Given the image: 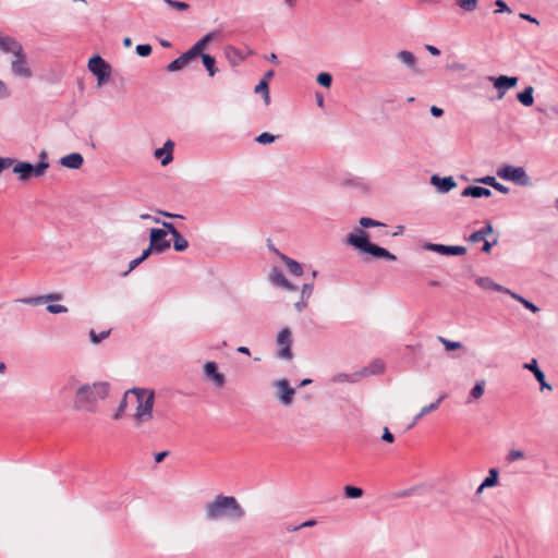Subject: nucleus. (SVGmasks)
I'll use <instances>...</instances> for the list:
<instances>
[{
  "label": "nucleus",
  "instance_id": "62",
  "mask_svg": "<svg viewBox=\"0 0 558 558\" xmlns=\"http://www.w3.org/2000/svg\"><path fill=\"white\" fill-rule=\"evenodd\" d=\"M430 113H432L434 117L438 118V117H441V116H442L444 110H442L441 108H439V107L432 106V107H430Z\"/></svg>",
  "mask_w": 558,
  "mask_h": 558
},
{
  "label": "nucleus",
  "instance_id": "37",
  "mask_svg": "<svg viewBox=\"0 0 558 558\" xmlns=\"http://www.w3.org/2000/svg\"><path fill=\"white\" fill-rule=\"evenodd\" d=\"M109 335H110V329L101 331L99 333L96 332L94 329L89 330V338H90L92 343H94V344L100 343L102 340L107 339Z\"/></svg>",
  "mask_w": 558,
  "mask_h": 558
},
{
  "label": "nucleus",
  "instance_id": "59",
  "mask_svg": "<svg viewBox=\"0 0 558 558\" xmlns=\"http://www.w3.org/2000/svg\"><path fill=\"white\" fill-rule=\"evenodd\" d=\"M226 54H227V57H228L229 59H231V58H235V57L241 58V57L239 56V51H238L235 48H233V47H227V49H226Z\"/></svg>",
  "mask_w": 558,
  "mask_h": 558
},
{
  "label": "nucleus",
  "instance_id": "14",
  "mask_svg": "<svg viewBox=\"0 0 558 558\" xmlns=\"http://www.w3.org/2000/svg\"><path fill=\"white\" fill-rule=\"evenodd\" d=\"M425 248L441 255H464L466 253V247L461 245H444L428 243L425 245Z\"/></svg>",
  "mask_w": 558,
  "mask_h": 558
},
{
  "label": "nucleus",
  "instance_id": "15",
  "mask_svg": "<svg viewBox=\"0 0 558 558\" xmlns=\"http://www.w3.org/2000/svg\"><path fill=\"white\" fill-rule=\"evenodd\" d=\"M430 183L437 189L439 193H448L457 186V182L452 177L440 178L437 174L430 177Z\"/></svg>",
  "mask_w": 558,
  "mask_h": 558
},
{
  "label": "nucleus",
  "instance_id": "58",
  "mask_svg": "<svg viewBox=\"0 0 558 558\" xmlns=\"http://www.w3.org/2000/svg\"><path fill=\"white\" fill-rule=\"evenodd\" d=\"M298 312H303L307 307V300L302 299L294 304Z\"/></svg>",
  "mask_w": 558,
  "mask_h": 558
},
{
  "label": "nucleus",
  "instance_id": "30",
  "mask_svg": "<svg viewBox=\"0 0 558 558\" xmlns=\"http://www.w3.org/2000/svg\"><path fill=\"white\" fill-rule=\"evenodd\" d=\"M385 369V363L381 360H375L367 367H365L362 372V375H377L381 374Z\"/></svg>",
  "mask_w": 558,
  "mask_h": 558
},
{
  "label": "nucleus",
  "instance_id": "24",
  "mask_svg": "<svg viewBox=\"0 0 558 558\" xmlns=\"http://www.w3.org/2000/svg\"><path fill=\"white\" fill-rule=\"evenodd\" d=\"M61 299H62V295L60 293H50V294L40 295V296H36V298L23 299V300H21V302H23L24 304H28V305H38V304H43V303L50 302V301H59Z\"/></svg>",
  "mask_w": 558,
  "mask_h": 558
},
{
  "label": "nucleus",
  "instance_id": "12",
  "mask_svg": "<svg viewBox=\"0 0 558 558\" xmlns=\"http://www.w3.org/2000/svg\"><path fill=\"white\" fill-rule=\"evenodd\" d=\"M204 376L207 380H210L216 388H222L226 384V376L218 371L216 362H206L203 366Z\"/></svg>",
  "mask_w": 558,
  "mask_h": 558
},
{
  "label": "nucleus",
  "instance_id": "28",
  "mask_svg": "<svg viewBox=\"0 0 558 558\" xmlns=\"http://www.w3.org/2000/svg\"><path fill=\"white\" fill-rule=\"evenodd\" d=\"M533 92H534L533 87L527 86L524 88L523 92H521L517 95V98L523 106L530 107L534 102Z\"/></svg>",
  "mask_w": 558,
  "mask_h": 558
},
{
  "label": "nucleus",
  "instance_id": "29",
  "mask_svg": "<svg viewBox=\"0 0 558 558\" xmlns=\"http://www.w3.org/2000/svg\"><path fill=\"white\" fill-rule=\"evenodd\" d=\"M199 57L202 58L203 64L207 70L208 75L214 76L218 72L215 58L208 53L199 54Z\"/></svg>",
  "mask_w": 558,
  "mask_h": 558
},
{
  "label": "nucleus",
  "instance_id": "61",
  "mask_svg": "<svg viewBox=\"0 0 558 558\" xmlns=\"http://www.w3.org/2000/svg\"><path fill=\"white\" fill-rule=\"evenodd\" d=\"M169 454L168 451H161V452H157L155 456H154V459L157 463H160L163 461V459Z\"/></svg>",
  "mask_w": 558,
  "mask_h": 558
},
{
  "label": "nucleus",
  "instance_id": "4",
  "mask_svg": "<svg viewBox=\"0 0 558 558\" xmlns=\"http://www.w3.org/2000/svg\"><path fill=\"white\" fill-rule=\"evenodd\" d=\"M109 390L110 385L107 381L81 385L75 391L73 409L78 412L96 413L99 402L108 397Z\"/></svg>",
  "mask_w": 558,
  "mask_h": 558
},
{
  "label": "nucleus",
  "instance_id": "21",
  "mask_svg": "<svg viewBox=\"0 0 558 558\" xmlns=\"http://www.w3.org/2000/svg\"><path fill=\"white\" fill-rule=\"evenodd\" d=\"M84 162L83 156L78 153H71L60 159V165L69 169H80Z\"/></svg>",
  "mask_w": 558,
  "mask_h": 558
},
{
  "label": "nucleus",
  "instance_id": "1",
  "mask_svg": "<svg viewBox=\"0 0 558 558\" xmlns=\"http://www.w3.org/2000/svg\"><path fill=\"white\" fill-rule=\"evenodd\" d=\"M136 397V408L132 416L134 429L142 436L151 437L159 432L155 420V391L146 388H132L129 390Z\"/></svg>",
  "mask_w": 558,
  "mask_h": 558
},
{
  "label": "nucleus",
  "instance_id": "17",
  "mask_svg": "<svg viewBox=\"0 0 558 558\" xmlns=\"http://www.w3.org/2000/svg\"><path fill=\"white\" fill-rule=\"evenodd\" d=\"M173 147L174 143L171 140H168L161 148H157L155 150V158L160 159L162 166L169 165L173 160Z\"/></svg>",
  "mask_w": 558,
  "mask_h": 558
},
{
  "label": "nucleus",
  "instance_id": "33",
  "mask_svg": "<svg viewBox=\"0 0 558 558\" xmlns=\"http://www.w3.org/2000/svg\"><path fill=\"white\" fill-rule=\"evenodd\" d=\"M153 253H154V252H153L149 247L145 248V250L142 252V254H141V256H140V257H137V258H135V259H133V260H131V262H130V264H129V269H128V271L125 272V275H126V274H129L130 271L134 270V269H135L140 264H142V263H143L146 258H148V257L150 256V254H153Z\"/></svg>",
  "mask_w": 558,
  "mask_h": 558
},
{
  "label": "nucleus",
  "instance_id": "26",
  "mask_svg": "<svg viewBox=\"0 0 558 558\" xmlns=\"http://www.w3.org/2000/svg\"><path fill=\"white\" fill-rule=\"evenodd\" d=\"M477 182L489 185L502 194L509 193V187L497 182V180L494 177L486 175V177L478 179Z\"/></svg>",
  "mask_w": 558,
  "mask_h": 558
},
{
  "label": "nucleus",
  "instance_id": "43",
  "mask_svg": "<svg viewBox=\"0 0 558 558\" xmlns=\"http://www.w3.org/2000/svg\"><path fill=\"white\" fill-rule=\"evenodd\" d=\"M166 2L170 8L177 10V11H186L190 5L186 2L182 1H174V0H162Z\"/></svg>",
  "mask_w": 558,
  "mask_h": 558
},
{
  "label": "nucleus",
  "instance_id": "7",
  "mask_svg": "<svg viewBox=\"0 0 558 558\" xmlns=\"http://www.w3.org/2000/svg\"><path fill=\"white\" fill-rule=\"evenodd\" d=\"M88 70L96 76L99 86L107 83L111 75V65L100 56H94L88 60Z\"/></svg>",
  "mask_w": 558,
  "mask_h": 558
},
{
  "label": "nucleus",
  "instance_id": "48",
  "mask_svg": "<svg viewBox=\"0 0 558 558\" xmlns=\"http://www.w3.org/2000/svg\"><path fill=\"white\" fill-rule=\"evenodd\" d=\"M136 53L140 57H148L151 53V46L148 45V44L137 45L136 46Z\"/></svg>",
  "mask_w": 558,
  "mask_h": 558
},
{
  "label": "nucleus",
  "instance_id": "55",
  "mask_svg": "<svg viewBox=\"0 0 558 558\" xmlns=\"http://www.w3.org/2000/svg\"><path fill=\"white\" fill-rule=\"evenodd\" d=\"M11 92L8 88L7 84L0 80V99H4L10 97Z\"/></svg>",
  "mask_w": 558,
  "mask_h": 558
},
{
  "label": "nucleus",
  "instance_id": "11",
  "mask_svg": "<svg viewBox=\"0 0 558 558\" xmlns=\"http://www.w3.org/2000/svg\"><path fill=\"white\" fill-rule=\"evenodd\" d=\"M274 386L278 390V401L284 407L291 405L295 390L290 386L288 379H279L274 384Z\"/></svg>",
  "mask_w": 558,
  "mask_h": 558
},
{
  "label": "nucleus",
  "instance_id": "9",
  "mask_svg": "<svg viewBox=\"0 0 558 558\" xmlns=\"http://www.w3.org/2000/svg\"><path fill=\"white\" fill-rule=\"evenodd\" d=\"M167 231L163 229H151L149 232V248L155 254H161L170 248V241L166 239Z\"/></svg>",
  "mask_w": 558,
  "mask_h": 558
},
{
  "label": "nucleus",
  "instance_id": "39",
  "mask_svg": "<svg viewBox=\"0 0 558 558\" xmlns=\"http://www.w3.org/2000/svg\"><path fill=\"white\" fill-rule=\"evenodd\" d=\"M344 494H345V496H347L348 498H353V499H355V498H360V497H362V495H363V489H362V488H360V487H355V486H350V485H348V486H345V487H344Z\"/></svg>",
  "mask_w": 558,
  "mask_h": 558
},
{
  "label": "nucleus",
  "instance_id": "36",
  "mask_svg": "<svg viewBox=\"0 0 558 558\" xmlns=\"http://www.w3.org/2000/svg\"><path fill=\"white\" fill-rule=\"evenodd\" d=\"M498 470L493 468L488 472V476L482 482V487H493L498 482Z\"/></svg>",
  "mask_w": 558,
  "mask_h": 558
},
{
  "label": "nucleus",
  "instance_id": "27",
  "mask_svg": "<svg viewBox=\"0 0 558 558\" xmlns=\"http://www.w3.org/2000/svg\"><path fill=\"white\" fill-rule=\"evenodd\" d=\"M281 259L284 262L286 266L288 267L289 271L294 276H301L303 274V268L300 263L296 260L288 257L284 254L280 255Z\"/></svg>",
  "mask_w": 558,
  "mask_h": 558
},
{
  "label": "nucleus",
  "instance_id": "13",
  "mask_svg": "<svg viewBox=\"0 0 558 558\" xmlns=\"http://www.w3.org/2000/svg\"><path fill=\"white\" fill-rule=\"evenodd\" d=\"M488 80L493 82L494 87L498 90V99H501L506 92L518 84L517 76L500 75L498 77L489 76Z\"/></svg>",
  "mask_w": 558,
  "mask_h": 558
},
{
  "label": "nucleus",
  "instance_id": "6",
  "mask_svg": "<svg viewBox=\"0 0 558 558\" xmlns=\"http://www.w3.org/2000/svg\"><path fill=\"white\" fill-rule=\"evenodd\" d=\"M496 174L501 180L510 181L520 186H527L531 184V179L523 167L504 163L497 169Z\"/></svg>",
  "mask_w": 558,
  "mask_h": 558
},
{
  "label": "nucleus",
  "instance_id": "50",
  "mask_svg": "<svg viewBox=\"0 0 558 558\" xmlns=\"http://www.w3.org/2000/svg\"><path fill=\"white\" fill-rule=\"evenodd\" d=\"M14 165L15 159L10 157H0V173L12 166L14 167Z\"/></svg>",
  "mask_w": 558,
  "mask_h": 558
},
{
  "label": "nucleus",
  "instance_id": "32",
  "mask_svg": "<svg viewBox=\"0 0 558 558\" xmlns=\"http://www.w3.org/2000/svg\"><path fill=\"white\" fill-rule=\"evenodd\" d=\"M509 295L512 299H514L515 301L520 302L525 308H527L532 313H538L539 312V308L535 304H533L532 302H530L529 300H526L522 295H520V294H518L515 292H512V291H510Z\"/></svg>",
  "mask_w": 558,
  "mask_h": 558
},
{
  "label": "nucleus",
  "instance_id": "42",
  "mask_svg": "<svg viewBox=\"0 0 558 558\" xmlns=\"http://www.w3.org/2000/svg\"><path fill=\"white\" fill-rule=\"evenodd\" d=\"M439 341L442 343V345L445 347V349L447 351L457 350V349H460L462 347L461 342L451 341V340H448V339H446L444 337H439Z\"/></svg>",
  "mask_w": 558,
  "mask_h": 558
},
{
  "label": "nucleus",
  "instance_id": "31",
  "mask_svg": "<svg viewBox=\"0 0 558 558\" xmlns=\"http://www.w3.org/2000/svg\"><path fill=\"white\" fill-rule=\"evenodd\" d=\"M484 391H485V380L482 379V380L476 381L475 386L470 391V396H469V399L466 402L471 403L472 401L482 398V396L484 395Z\"/></svg>",
  "mask_w": 558,
  "mask_h": 558
},
{
  "label": "nucleus",
  "instance_id": "3",
  "mask_svg": "<svg viewBox=\"0 0 558 558\" xmlns=\"http://www.w3.org/2000/svg\"><path fill=\"white\" fill-rule=\"evenodd\" d=\"M204 515L208 522L239 521L245 511L235 497L217 495L204 506Z\"/></svg>",
  "mask_w": 558,
  "mask_h": 558
},
{
  "label": "nucleus",
  "instance_id": "35",
  "mask_svg": "<svg viewBox=\"0 0 558 558\" xmlns=\"http://www.w3.org/2000/svg\"><path fill=\"white\" fill-rule=\"evenodd\" d=\"M456 3L465 12H474L478 7V0H456Z\"/></svg>",
  "mask_w": 558,
  "mask_h": 558
},
{
  "label": "nucleus",
  "instance_id": "56",
  "mask_svg": "<svg viewBox=\"0 0 558 558\" xmlns=\"http://www.w3.org/2000/svg\"><path fill=\"white\" fill-rule=\"evenodd\" d=\"M469 240L473 243H477L485 241V238L483 236V233L477 230L470 235Z\"/></svg>",
  "mask_w": 558,
  "mask_h": 558
},
{
  "label": "nucleus",
  "instance_id": "22",
  "mask_svg": "<svg viewBox=\"0 0 558 558\" xmlns=\"http://www.w3.org/2000/svg\"><path fill=\"white\" fill-rule=\"evenodd\" d=\"M461 195L463 197L470 196L474 198L489 197L492 195V191L489 189L477 185H469L462 191Z\"/></svg>",
  "mask_w": 558,
  "mask_h": 558
},
{
  "label": "nucleus",
  "instance_id": "46",
  "mask_svg": "<svg viewBox=\"0 0 558 558\" xmlns=\"http://www.w3.org/2000/svg\"><path fill=\"white\" fill-rule=\"evenodd\" d=\"M276 138H277V136H275L270 133L264 132L256 137V142L265 145V144H270V143L275 142Z\"/></svg>",
  "mask_w": 558,
  "mask_h": 558
},
{
  "label": "nucleus",
  "instance_id": "54",
  "mask_svg": "<svg viewBox=\"0 0 558 558\" xmlns=\"http://www.w3.org/2000/svg\"><path fill=\"white\" fill-rule=\"evenodd\" d=\"M495 5L497 7L495 13H504V12L510 13L511 12V9L502 0H497L495 2Z\"/></svg>",
  "mask_w": 558,
  "mask_h": 558
},
{
  "label": "nucleus",
  "instance_id": "10",
  "mask_svg": "<svg viewBox=\"0 0 558 558\" xmlns=\"http://www.w3.org/2000/svg\"><path fill=\"white\" fill-rule=\"evenodd\" d=\"M14 57V60L11 62V71L13 75L22 78H31L33 76V71L27 64L26 54L24 51L22 50Z\"/></svg>",
  "mask_w": 558,
  "mask_h": 558
},
{
  "label": "nucleus",
  "instance_id": "44",
  "mask_svg": "<svg viewBox=\"0 0 558 558\" xmlns=\"http://www.w3.org/2000/svg\"><path fill=\"white\" fill-rule=\"evenodd\" d=\"M187 246H189V242L183 235L180 238L177 236V239L173 241V248L177 252H183L187 248Z\"/></svg>",
  "mask_w": 558,
  "mask_h": 558
},
{
  "label": "nucleus",
  "instance_id": "25",
  "mask_svg": "<svg viewBox=\"0 0 558 558\" xmlns=\"http://www.w3.org/2000/svg\"><path fill=\"white\" fill-rule=\"evenodd\" d=\"M397 59L411 70L416 68V57L409 50H401L397 53Z\"/></svg>",
  "mask_w": 558,
  "mask_h": 558
},
{
  "label": "nucleus",
  "instance_id": "51",
  "mask_svg": "<svg viewBox=\"0 0 558 558\" xmlns=\"http://www.w3.org/2000/svg\"><path fill=\"white\" fill-rule=\"evenodd\" d=\"M47 311L51 314H61V313H66L68 307H65L64 305H60V304H49L47 306Z\"/></svg>",
  "mask_w": 558,
  "mask_h": 558
},
{
  "label": "nucleus",
  "instance_id": "34",
  "mask_svg": "<svg viewBox=\"0 0 558 558\" xmlns=\"http://www.w3.org/2000/svg\"><path fill=\"white\" fill-rule=\"evenodd\" d=\"M255 93L262 94L264 101L266 105L270 104V96H269V89H268V83L266 80H262L256 86H255Z\"/></svg>",
  "mask_w": 558,
  "mask_h": 558
},
{
  "label": "nucleus",
  "instance_id": "63",
  "mask_svg": "<svg viewBox=\"0 0 558 558\" xmlns=\"http://www.w3.org/2000/svg\"><path fill=\"white\" fill-rule=\"evenodd\" d=\"M426 50L433 54V56H439L440 54V50L435 47V46H432V45H426Z\"/></svg>",
  "mask_w": 558,
  "mask_h": 558
},
{
  "label": "nucleus",
  "instance_id": "41",
  "mask_svg": "<svg viewBox=\"0 0 558 558\" xmlns=\"http://www.w3.org/2000/svg\"><path fill=\"white\" fill-rule=\"evenodd\" d=\"M317 83L324 87H330L331 85V82H332V77L329 73L327 72H322L317 75V78H316Z\"/></svg>",
  "mask_w": 558,
  "mask_h": 558
},
{
  "label": "nucleus",
  "instance_id": "5",
  "mask_svg": "<svg viewBox=\"0 0 558 558\" xmlns=\"http://www.w3.org/2000/svg\"><path fill=\"white\" fill-rule=\"evenodd\" d=\"M49 168V162L47 161V153L41 151L39 154V162L36 165L26 162V161H16L13 167V172L19 175V181L26 182L31 178H39L43 177L47 169Z\"/></svg>",
  "mask_w": 558,
  "mask_h": 558
},
{
  "label": "nucleus",
  "instance_id": "52",
  "mask_svg": "<svg viewBox=\"0 0 558 558\" xmlns=\"http://www.w3.org/2000/svg\"><path fill=\"white\" fill-rule=\"evenodd\" d=\"M332 381L335 383H345V381H355L353 375H348L344 373H339L333 376Z\"/></svg>",
  "mask_w": 558,
  "mask_h": 558
},
{
  "label": "nucleus",
  "instance_id": "53",
  "mask_svg": "<svg viewBox=\"0 0 558 558\" xmlns=\"http://www.w3.org/2000/svg\"><path fill=\"white\" fill-rule=\"evenodd\" d=\"M313 289H314L313 288V283H305V284H303L302 291H301V298L308 300L310 296L313 293Z\"/></svg>",
  "mask_w": 558,
  "mask_h": 558
},
{
  "label": "nucleus",
  "instance_id": "38",
  "mask_svg": "<svg viewBox=\"0 0 558 558\" xmlns=\"http://www.w3.org/2000/svg\"><path fill=\"white\" fill-rule=\"evenodd\" d=\"M129 393H130V392H129V390L124 393V397H123V398H122V400L120 401V404H119V407H118V409H117L116 413L112 415V418H113L114 421L120 420V418L122 417L123 412L126 410V408H128V400H126V397H128V395H129Z\"/></svg>",
  "mask_w": 558,
  "mask_h": 558
},
{
  "label": "nucleus",
  "instance_id": "20",
  "mask_svg": "<svg viewBox=\"0 0 558 558\" xmlns=\"http://www.w3.org/2000/svg\"><path fill=\"white\" fill-rule=\"evenodd\" d=\"M475 282L478 287L484 290H494L498 292H502L509 294L511 290L500 286L499 283L492 280L489 277H478L475 279Z\"/></svg>",
  "mask_w": 558,
  "mask_h": 558
},
{
  "label": "nucleus",
  "instance_id": "19",
  "mask_svg": "<svg viewBox=\"0 0 558 558\" xmlns=\"http://www.w3.org/2000/svg\"><path fill=\"white\" fill-rule=\"evenodd\" d=\"M0 50L3 52H10L13 56L20 53L23 48L19 41L10 36H0Z\"/></svg>",
  "mask_w": 558,
  "mask_h": 558
},
{
  "label": "nucleus",
  "instance_id": "8",
  "mask_svg": "<svg viewBox=\"0 0 558 558\" xmlns=\"http://www.w3.org/2000/svg\"><path fill=\"white\" fill-rule=\"evenodd\" d=\"M276 343L279 348L278 357L282 360H292V333L288 327L282 328L276 339Z\"/></svg>",
  "mask_w": 558,
  "mask_h": 558
},
{
  "label": "nucleus",
  "instance_id": "23",
  "mask_svg": "<svg viewBox=\"0 0 558 558\" xmlns=\"http://www.w3.org/2000/svg\"><path fill=\"white\" fill-rule=\"evenodd\" d=\"M194 58L190 54L189 51H185L184 53H182L179 58L174 59L172 62H170L168 65H167V71L169 72H177V71H180L182 70L184 66H186L189 64V62L191 60H193Z\"/></svg>",
  "mask_w": 558,
  "mask_h": 558
},
{
  "label": "nucleus",
  "instance_id": "47",
  "mask_svg": "<svg viewBox=\"0 0 558 558\" xmlns=\"http://www.w3.org/2000/svg\"><path fill=\"white\" fill-rule=\"evenodd\" d=\"M523 368L532 372L534 376L542 372V369L538 367L536 359H532L530 362L524 363Z\"/></svg>",
  "mask_w": 558,
  "mask_h": 558
},
{
  "label": "nucleus",
  "instance_id": "49",
  "mask_svg": "<svg viewBox=\"0 0 558 558\" xmlns=\"http://www.w3.org/2000/svg\"><path fill=\"white\" fill-rule=\"evenodd\" d=\"M524 457V452L522 450H515V449H512L509 451L508 456H507V461L508 462H514L519 459H522Z\"/></svg>",
  "mask_w": 558,
  "mask_h": 558
},
{
  "label": "nucleus",
  "instance_id": "60",
  "mask_svg": "<svg viewBox=\"0 0 558 558\" xmlns=\"http://www.w3.org/2000/svg\"><path fill=\"white\" fill-rule=\"evenodd\" d=\"M483 233V236L486 238L488 234L493 232V226L490 223H486L482 229L478 230Z\"/></svg>",
  "mask_w": 558,
  "mask_h": 558
},
{
  "label": "nucleus",
  "instance_id": "18",
  "mask_svg": "<svg viewBox=\"0 0 558 558\" xmlns=\"http://www.w3.org/2000/svg\"><path fill=\"white\" fill-rule=\"evenodd\" d=\"M217 33L210 32L206 34L204 37H202L198 41H196L187 51L195 59L196 57H199V54H203V50L205 47L216 38Z\"/></svg>",
  "mask_w": 558,
  "mask_h": 558
},
{
  "label": "nucleus",
  "instance_id": "64",
  "mask_svg": "<svg viewBox=\"0 0 558 558\" xmlns=\"http://www.w3.org/2000/svg\"><path fill=\"white\" fill-rule=\"evenodd\" d=\"M425 414L422 410L414 416L413 422L408 426V429L412 428Z\"/></svg>",
  "mask_w": 558,
  "mask_h": 558
},
{
  "label": "nucleus",
  "instance_id": "2",
  "mask_svg": "<svg viewBox=\"0 0 558 558\" xmlns=\"http://www.w3.org/2000/svg\"><path fill=\"white\" fill-rule=\"evenodd\" d=\"M359 223L361 228H354L348 234L345 239V244L354 247L360 253H366L371 255L373 258H385L391 262L397 259L396 255L390 253L388 250L380 247L376 244H373L369 241V234L363 230L373 227L386 228L385 223L372 219L369 217L360 218Z\"/></svg>",
  "mask_w": 558,
  "mask_h": 558
},
{
  "label": "nucleus",
  "instance_id": "40",
  "mask_svg": "<svg viewBox=\"0 0 558 558\" xmlns=\"http://www.w3.org/2000/svg\"><path fill=\"white\" fill-rule=\"evenodd\" d=\"M446 397H447L446 395H440V396L438 397V399H437L435 402H432V403H429L428 405L423 407V408L421 409V410H422V412L426 415V414H428V413H430V412H433V411H436V410L439 408L440 403L442 402V400H444Z\"/></svg>",
  "mask_w": 558,
  "mask_h": 558
},
{
  "label": "nucleus",
  "instance_id": "45",
  "mask_svg": "<svg viewBox=\"0 0 558 558\" xmlns=\"http://www.w3.org/2000/svg\"><path fill=\"white\" fill-rule=\"evenodd\" d=\"M535 379L539 384V390L541 391L553 390V386L546 381L545 374H544L543 371L535 376Z\"/></svg>",
  "mask_w": 558,
  "mask_h": 558
},
{
  "label": "nucleus",
  "instance_id": "57",
  "mask_svg": "<svg viewBox=\"0 0 558 558\" xmlns=\"http://www.w3.org/2000/svg\"><path fill=\"white\" fill-rule=\"evenodd\" d=\"M381 439H383L384 441H387V442H393L395 437H393V435L390 433V430L388 429V427H385V428H384Z\"/></svg>",
  "mask_w": 558,
  "mask_h": 558
},
{
  "label": "nucleus",
  "instance_id": "16",
  "mask_svg": "<svg viewBox=\"0 0 558 558\" xmlns=\"http://www.w3.org/2000/svg\"><path fill=\"white\" fill-rule=\"evenodd\" d=\"M269 280L272 284L277 286V287H280V288H283L288 291H294L295 290V286L292 284L286 277L284 275L282 274V271L277 268V267H274L269 274Z\"/></svg>",
  "mask_w": 558,
  "mask_h": 558
}]
</instances>
